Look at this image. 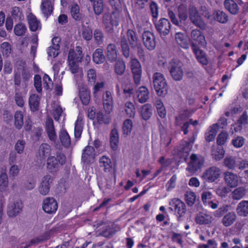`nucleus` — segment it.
<instances>
[{
	"label": "nucleus",
	"instance_id": "nucleus-1",
	"mask_svg": "<svg viewBox=\"0 0 248 248\" xmlns=\"http://www.w3.org/2000/svg\"><path fill=\"white\" fill-rule=\"evenodd\" d=\"M152 78L154 87L157 94L164 97L168 93V85L164 75L156 72L153 74Z\"/></svg>",
	"mask_w": 248,
	"mask_h": 248
},
{
	"label": "nucleus",
	"instance_id": "nucleus-2",
	"mask_svg": "<svg viewBox=\"0 0 248 248\" xmlns=\"http://www.w3.org/2000/svg\"><path fill=\"white\" fill-rule=\"evenodd\" d=\"M182 67L183 63L177 59H172L169 62L168 69L173 80L180 81L183 79L184 72Z\"/></svg>",
	"mask_w": 248,
	"mask_h": 248
},
{
	"label": "nucleus",
	"instance_id": "nucleus-3",
	"mask_svg": "<svg viewBox=\"0 0 248 248\" xmlns=\"http://www.w3.org/2000/svg\"><path fill=\"white\" fill-rule=\"evenodd\" d=\"M205 159L202 155L192 154L186 170L191 174H194L202 168Z\"/></svg>",
	"mask_w": 248,
	"mask_h": 248
},
{
	"label": "nucleus",
	"instance_id": "nucleus-4",
	"mask_svg": "<svg viewBox=\"0 0 248 248\" xmlns=\"http://www.w3.org/2000/svg\"><path fill=\"white\" fill-rule=\"evenodd\" d=\"M189 18L191 23L201 30H205L206 24L202 19L198 9L193 5H190L188 9Z\"/></svg>",
	"mask_w": 248,
	"mask_h": 248
},
{
	"label": "nucleus",
	"instance_id": "nucleus-5",
	"mask_svg": "<svg viewBox=\"0 0 248 248\" xmlns=\"http://www.w3.org/2000/svg\"><path fill=\"white\" fill-rule=\"evenodd\" d=\"M103 23L106 31L108 33L113 31V27L117 26L120 21V15L118 12H114L110 15L106 13L103 16Z\"/></svg>",
	"mask_w": 248,
	"mask_h": 248
},
{
	"label": "nucleus",
	"instance_id": "nucleus-6",
	"mask_svg": "<svg viewBox=\"0 0 248 248\" xmlns=\"http://www.w3.org/2000/svg\"><path fill=\"white\" fill-rule=\"evenodd\" d=\"M169 205H170L169 209L171 211L174 210L179 220L186 213V207L185 203L178 198H173L170 200Z\"/></svg>",
	"mask_w": 248,
	"mask_h": 248
},
{
	"label": "nucleus",
	"instance_id": "nucleus-7",
	"mask_svg": "<svg viewBox=\"0 0 248 248\" xmlns=\"http://www.w3.org/2000/svg\"><path fill=\"white\" fill-rule=\"evenodd\" d=\"M118 81L122 84L123 93L125 97H130L134 93V86L131 83L128 75H124L123 77H117Z\"/></svg>",
	"mask_w": 248,
	"mask_h": 248
},
{
	"label": "nucleus",
	"instance_id": "nucleus-8",
	"mask_svg": "<svg viewBox=\"0 0 248 248\" xmlns=\"http://www.w3.org/2000/svg\"><path fill=\"white\" fill-rule=\"evenodd\" d=\"M155 29L161 37L168 35L170 31L171 24L170 21L165 18H162L158 21L153 19Z\"/></svg>",
	"mask_w": 248,
	"mask_h": 248
},
{
	"label": "nucleus",
	"instance_id": "nucleus-9",
	"mask_svg": "<svg viewBox=\"0 0 248 248\" xmlns=\"http://www.w3.org/2000/svg\"><path fill=\"white\" fill-rule=\"evenodd\" d=\"M221 170L216 166L207 169L202 174V178L209 183H212L217 180L220 175Z\"/></svg>",
	"mask_w": 248,
	"mask_h": 248
},
{
	"label": "nucleus",
	"instance_id": "nucleus-10",
	"mask_svg": "<svg viewBox=\"0 0 248 248\" xmlns=\"http://www.w3.org/2000/svg\"><path fill=\"white\" fill-rule=\"evenodd\" d=\"M130 63L134 82L137 85H139L140 83L142 73L140 63L136 58L131 59Z\"/></svg>",
	"mask_w": 248,
	"mask_h": 248
},
{
	"label": "nucleus",
	"instance_id": "nucleus-11",
	"mask_svg": "<svg viewBox=\"0 0 248 248\" xmlns=\"http://www.w3.org/2000/svg\"><path fill=\"white\" fill-rule=\"evenodd\" d=\"M248 124V115L246 111H244L242 114L239 116L236 122L231 125V129L233 128L234 132H240L242 130L243 127H245Z\"/></svg>",
	"mask_w": 248,
	"mask_h": 248
},
{
	"label": "nucleus",
	"instance_id": "nucleus-12",
	"mask_svg": "<svg viewBox=\"0 0 248 248\" xmlns=\"http://www.w3.org/2000/svg\"><path fill=\"white\" fill-rule=\"evenodd\" d=\"M42 208L46 213L53 214L57 210L58 203L53 198H46L43 201Z\"/></svg>",
	"mask_w": 248,
	"mask_h": 248
},
{
	"label": "nucleus",
	"instance_id": "nucleus-13",
	"mask_svg": "<svg viewBox=\"0 0 248 248\" xmlns=\"http://www.w3.org/2000/svg\"><path fill=\"white\" fill-rule=\"evenodd\" d=\"M53 181V177L49 175H45L42 179L39 186H38V191L40 194L45 196L49 192L50 185Z\"/></svg>",
	"mask_w": 248,
	"mask_h": 248
},
{
	"label": "nucleus",
	"instance_id": "nucleus-14",
	"mask_svg": "<svg viewBox=\"0 0 248 248\" xmlns=\"http://www.w3.org/2000/svg\"><path fill=\"white\" fill-rule=\"evenodd\" d=\"M142 41L145 47L150 51L153 50L156 46L155 37L154 34L147 31L142 34Z\"/></svg>",
	"mask_w": 248,
	"mask_h": 248
},
{
	"label": "nucleus",
	"instance_id": "nucleus-15",
	"mask_svg": "<svg viewBox=\"0 0 248 248\" xmlns=\"http://www.w3.org/2000/svg\"><path fill=\"white\" fill-rule=\"evenodd\" d=\"M23 204L20 200L11 202L7 207V215L10 217H15L21 212Z\"/></svg>",
	"mask_w": 248,
	"mask_h": 248
},
{
	"label": "nucleus",
	"instance_id": "nucleus-16",
	"mask_svg": "<svg viewBox=\"0 0 248 248\" xmlns=\"http://www.w3.org/2000/svg\"><path fill=\"white\" fill-rule=\"evenodd\" d=\"M192 49L196 56V59L199 63L202 65H206L208 63V61L207 59L205 53L201 49L199 46L195 43L192 42L191 43Z\"/></svg>",
	"mask_w": 248,
	"mask_h": 248
},
{
	"label": "nucleus",
	"instance_id": "nucleus-17",
	"mask_svg": "<svg viewBox=\"0 0 248 248\" xmlns=\"http://www.w3.org/2000/svg\"><path fill=\"white\" fill-rule=\"evenodd\" d=\"M191 39L192 42L195 43L198 46L205 47L206 45V41L204 36L202 33L199 30L194 29L191 32Z\"/></svg>",
	"mask_w": 248,
	"mask_h": 248
},
{
	"label": "nucleus",
	"instance_id": "nucleus-18",
	"mask_svg": "<svg viewBox=\"0 0 248 248\" xmlns=\"http://www.w3.org/2000/svg\"><path fill=\"white\" fill-rule=\"evenodd\" d=\"M95 158L94 149L91 146H87L83 150L81 159L83 162L86 163H89L93 162Z\"/></svg>",
	"mask_w": 248,
	"mask_h": 248
},
{
	"label": "nucleus",
	"instance_id": "nucleus-19",
	"mask_svg": "<svg viewBox=\"0 0 248 248\" xmlns=\"http://www.w3.org/2000/svg\"><path fill=\"white\" fill-rule=\"evenodd\" d=\"M224 181L228 186L230 187H235L238 186L239 179L237 174L230 171H226L224 173Z\"/></svg>",
	"mask_w": 248,
	"mask_h": 248
},
{
	"label": "nucleus",
	"instance_id": "nucleus-20",
	"mask_svg": "<svg viewBox=\"0 0 248 248\" xmlns=\"http://www.w3.org/2000/svg\"><path fill=\"white\" fill-rule=\"evenodd\" d=\"M46 128L49 139L51 140H55L57 136L55 131L53 121L51 118L48 117L46 119Z\"/></svg>",
	"mask_w": 248,
	"mask_h": 248
},
{
	"label": "nucleus",
	"instance_id": "nucleus-21",
	"mask_svg": "<svg viewBox=\"0 0 248 248\" xmlns=\"http://www.w3.org/2000/svg\"><path fill=\"white\" fill-rule=\"evenodd\" d=\"M236 218V214L234 211L229 212L223 217L221 223L224 226L228 227L232 225L235 222Z\"/></svg>",
	"mask_w": 248,
	"mask_h": 248
},
{
	"label": "nucleus",
	"instance_id": "nucleus-22",
	"mask_svg": "<svg viewBox=\"0 0 248 248\" xmlns=\"http://www.w3.org/2000/svg\"><path fill=\"white\" fill-rule=\"evenodd\" d=\"M213 220L212 217L206 213H200L195 218V222L200 225H207L210 224Z\"/></svg>",
	"mask_w": 248,
	"mask_h": 248
},
{
	"label": "nucleus",
	"instance_id": "nucleus-23",
	"mask_svg": "<svg viewBox=\"0 0 248 248\" xmlns=\"http://www.w3.org/2000/svg\"><path fill=\"white\" fill-rule=\"evenodd\" d=\"M225 8L232 15H237L239 13V7L233 0H225L223 2Z\"/></svg>",
	"mask_w": 248,
	"mask_h": 248
},
{
	"label": "nucleus",
	"instance_id": "nucleus-24",
	"mask_svg": "<svg viewBox=\"0 0 248 248\" xmlns=\"http://www.w3.org/2000/svg\"><path fill=\"white\" fill-rule=\"evenodd\" d=\"M60 166L59 164L58 163L57 159L55 156H51L47 158L46 168L50 172L54 173L58 171L59 170Z\"/></svg>",
	"mask_w": 248,
	"mask_h": 248
},
{
	"label": "nucleus",
	"instance_id": "nucleus-25",
	"mask_svg": "<svg viewBox=\"0 0 248 248\" xmlns=\"http://www.w3.org/2000/svg\"><path fill=\"white\" fill-rule=\"evenodd\" d=\"M27 20L29 25V28L32 31H35L41 28L40 22L37 20L36 16L32 13H30L27 16Z\"/></svg>",
	"mask_w": 248,
	"mask_h": 248
},
{
	"label": "nucleus",
	"instance_id": "nucleus-26",
	"mask_svg": "<svg viewBox=\"0 0 248 248\" xmlns=\"http://www.w3.org/2000/svg\"><path fill=\"white\" fill-rule=\"evenodd\" d=\"M149 91L145 86H141L137 91V97L140 103L146 102L149 99Z\"/></svg>",
	"mask_w": 248,
	"mask_h": 248
},
{
	"label": "nucleus",
	"instance_id": "nucleus-27",
	"mask_svg": "<svg viewBox=\"0 0 248 248\" xmlns=\"http://www.w3.org/2000/svg\"><path fill=\"white\" fill-rule=\"evenodd\" d=\"M103 104L106 112L109 113L112 108L113 99L111 93L107 91L104 93L103 96Z\"/></svg>",
	"mask_w": 248,
	"mask_h": 248
},
{
	"label": "nucleus",
	"instance_id": "nucleus-28",
	"mask_svg": "<svg viewBox=\"0 0 248 248\" xmlns=\"http://www.w3.org/2000/svg\"><path fill=\"white\" fill-rule=\"evenodd\" d=\"M236 212L239 216L246 217L248 216V201H242L237 205Z\"/></svg>",
	"mask_w": 248,
	"mask_h": 248
},
{
	"label": "nucleus",
	"instance_id": "nucleus-29",
	"mask_svg": "<svg viewBox=\"0 0 248 248\" xmlns=\"http://www.w3.org/2000/svg\"><path fill=\"white\" fill-rule=\"evenodd\" d=\"M107 57L110 62H113L117 61V53L116 46L114 44H109L107 47Z\"/></svg>",
	"mask_w": 248,
	"mask_h": 248
},
{
	"label": "nucleus",
	"instance_id": "nucleus-30",
	"mask_svg": "<svg viewBox=\"0 0 248 248\" xmlns=\"http://www.w3.org/2000/svg\"><path fill=\"white\" fill-rule=\"evenodd\" d=\"M223 164L224 166L228 169L234 170L237 168L238 161L236 160L235 157L227 155L224 159Z\"/></svg>",
	"mask_w": 248,
	"mask_h": 248
},
{
	"label": "nucleus",
	"instance_id": "nucleus-31",
	"mask_svg": "<svg viewBox=\"0 0 248 248\" xmlns=\"http://www.w3.org/2000/svg\"><path fill=\"white\" fill-rule=\"evenodd\" d=\"M119 134L117 129L113 128L110 134V143L111 149L113 151L117 149L119 144Z\"/></svg>",
	"mask_w": 248,
	"mask_h": 248
},
{
	"label": "nucleus",
	"instance_id": "nucleus-32",
	"mask_svg": "<svg viewBox=\"0 0 248 248\" xmlns=\"http://www.w3.org/2000/svg\"><path fill=\"white\" fill-rule=\"evenodd\" d=\"M191 147L192 144L190 142L186 141L183 143V146L180 148L178 155L184 161L186 160Z\"/></svg>",
	"mask_w": 248,
	"mask_h": 248
},
{
	"label": "nucleus",
	"instance_id": "nucleus-33",
	"mask_svg": "<svg viewBox=\"0 0 248 248\" xmlns=\"http://www.w3.org/2000/svg\"><path fill=\"white\" fill-rule=\"evenodd\" d=\"M120 40L123 55L125 58H128L130 56V47L127 43V39L124 35L122 34Z\"/></svg>",
	"mask_w": 248,
	"mask_h": 248
},
{
	"label": "nucleus",
	"instance_id": "nucleus-34",
	"mask_svg": "<svg viewBox=\"0 0 248 248\" xmlns=\"http://www.w3.org/2000/svg\"><path fill=\"white\" fill-rule=\"evenodd\" d=\"M115 62H116L114 65L115 73L118 77L123 76L124 73L126 68L125 62L121 59H119Z\"/></svg>",
	"mask_w": 248,
	"mask_h": 248
},
{
	"label": "nucleus",
	"instance_id": "nucleus-35",
	"mask_svg": "<svg viewBox=\"0 0 248 248\" xmlns=\"http://www.w3.org/2000/svg\"><path fill=\"white\" fill-rule=\"evenodd\" d=\"M99 166L104 168L105 172H110L112 171V162L111 160L107 156L104 155L99 159Z\"/></svg>",
	"mask_w": 248,
	"mask_h": 248
},
{
	"label": "nucleus",
	"instance_id": "nucleus-36",
	"mask_svg": "<svg viewBox=\"0 0 248 248\" xmlns=\"http://www.w3.org/2000/svg\"><path fill=\"white\" fill-rule=\"evenodd\" d=\"M225 154V151L220 146H212L211 155L213 158L217 160H220L223 158Z\"/></svg>",
	"mask_w": 248,
	"mask_h": 248
},
{
	"label": "nucleus",
	"instance_id": "nucleus-37",
	"mask_svg": "<svg viewBox=\"0 0 248 248\" xmlns=\"http://www.w3.org/2000/svg\"><path fill=\"white\" fill-rule=\"evenodd\" d=\"M40 100V97L36 94H32L30 96L29 103L31 111H35L38 110Z\"/></svg>",
	"mask_w": 248,
	"mask_h": 248
},
{
	"label": "nucleus",
	"instance_id": "nucleus-38",
	"mask_svg": "<svg viewBox=\"0 0 248 248\" xmlns=\"http://www.w3.org/2000/svg\"><path fill=\"white\" fill-rule=\"evenodd\" d=\"M93 61L96 64L103 63L105 61L104 51L102 48H97L93 54Z\"/></svg>",
	"mask_w": 248,
	"mask_h": 248
},
{
	"label": "nucleus",
	"instance_id": "nucleus-39",
	"mask_svg": "<svg viewBox=\"0 0 248 248\" xmlns=\"http://www.w3.org/2000/svg\"><path fill=\"white\" fill-rule=\"evenodd\" d=\"M152 107L150 104L143 105L140 109V115L144 120H148L152 115Z\"/></svg>",
	"mask_w": 248,
	"mask_h": 248
},
{
	"label": "nucleus",
	"instance_id": "nucleus-40",
	"mask_svg": "<svg viewBox=\"0 0 248 248\" xmlns=\"http://www.w3.org/2000/svg\"><path fill=\"white\" fill-rule=\"evenodd\" d=\"M24 115L21 110H17L15 112L14 115V125L17 129H20L24 124L23 122Z\"/></svg>",
	"mask_w": 248,
	"mask_h": 248
},
{
	"label": "nucleus",
	"instance_id": "nucleus-41",
	"mask_svg": "<svg viewBox=\"0 0 248 248\" xmlns=\"http://www.w3.org/2000/svg\"><path fill=\"white\" fill-rule=\"evenodd\" d=\"M213 15L215 19L219 23L225 24L228 21L227 14L222 11L217 10L214 12Z\"/></svg>",
	"mask_w": 248,
	"mask_h": 248
},
{
	"label": "nucleus",
	"instance_id": "nucleus-42",
	"mask_svg": "<svg viewBox=\"0 0 248 248\" xmlns=\"http://www.w3.org/2000/svg\"><path fill=\"white\" fill-rule=\"evenodd\" d=\"M59 138L62 144L65 147H69L71 144L70 136L65 130H62L59 133Z\"/></svg>",
	"mask_w": 248,
	"mask_h": 248
},
{
	"label": "nucleus",
	"instance_id": "nucleus-43",
	"mask_svg": "<svg viewBox=\"0 0 248 248\" xmlns=\"http://www.w3.org/2000/svg\"><path fill=\"white\" fill-rule=\"evenodd\" d=\"M188 10L185 4H180L178 7V16L180 22L186 21L187 19Z\"/></svg>",
	"mask_w": 248,
	"mask_h": 248
},
{
	"label": "nucleus",
	"instance_id": "nucleus-44",
	"mask_svg": "<svg viewBox=\"0 0 248 248\" xmlns=\"http://www.w3.org/2000/svg\"><path fill=\"white\" fill-rule=\"evenodd\" d=\"M127 36L131 48H134L137 46L138 38L136 32L129 29L127 31Z\"/></svg>",
	"mask_w": 248,
	"mask_h": 248
},
{
	"label": "nucleus",
	"instance_id": "nucleus-45",
	"mask_svg": "<svg viewBox=\"0 0 248 248\" xmlns=\"http://www.w3.org/2000/svg\"><path fill=\"white\" fill-rule=\"evenodd\" d=\"M41 10L45 16L47 17L52 12V5L50 0L43 1L41 4Z\"/></svg>",
	"mask_w": 248,
	"mask_h": 248
},
{
	"label": "nucleus",
	"instance_id": "nucleus-46",
	"mask_svg": "<svg viewBox=\"0 0 248 248\" xmlns=\"http://www.w3.org/2000/svg\"><path fill=\"white\" fill-rule=\"evenodd\" d=\"M50 146L48 144H42L39 150V155L41 159H45L50 155Z\"/></svg>",
	"mask_w": 248,
	"mask_h": 248
},
{
	"label": "nucleus",
	"instance_id": "nucleus-47",
	"mask_svg": "<svg viewBox=\"0 0 248 248\" xmlns=\"http://www.w3.org/2000/svg\"><path fill=\"white\" fill-rule=\"evenodd\" d=\"M175 40L177 44L182 48L187 49L189 47V45L187 42L185 38L184 33L181 32H177L175 34Z\"/></svg>",
	"mask_w": 248,
	"mask_h": 248
},
{
	"label": "nucleus",
	"instance_id": "nucleus-48",
	"mask_svg": "<svg viewBox=\"0 0 248 248\" xmlns=\"http://www.w3.org/2000/svg\"><path fill=\"white\" fill-rule=\"evenodd\" d=\"M83 123L80 117H78L75 123V137L76 139H79L80 137L83 130Z\"/></svg>",
	"mask_w": 248,
	"mask_h": 248
},
{
	"label": "nucleus",
	"instance_id": "nucleus-49",
	"mask_svg": "<svg viewBox=\"0 0 248 248\" xmlns=\"http://www.w3.org/2000/svg\"><path fill=\"white\" fill-rule=\"evenodd\" d=\"M71 14L72 17L76 21L81 19V15L79 12V6L77 3H73L71 7Z\"/></svg>",
	"mask_w": 248,
	"mask_h": 248
},
{
	"label": "nucleus",
	"instance_id": "nucleus-50",
	"mask_svg": "<svg viewBox=\"0 0 248 248\" xmlns=\"http://www.w3.org/2000/svg\"><path fill=\"white\" fill-rule=\"evenodd\" d=\"M14 100L17 106L20 108L23 107L24 106L25 101L23 99L22 93L20 92L19 91V88L15 89Z\"/></svg>",
	"mask_w": 248,
	"mask_h": 248
},
{
	"label": "nucleus",
	"instance_id": "nucleus-51",
	"mask_svg": "<svg viewBox=\"0 0 248 248\" xmlns=\"http://www.w3.org/2000/svg\"><path fill=\"white\" fill-rule=\"evenodd\" d=\"M79 97L83 105H88L90 100V92L82 88L79 91Z\"/></svg>",
	"mask_w": 248,
	"mask_h": 248
},
{
	"label": "nucleus",
	"instance_id": "nucleus-52",
	"mask_svg": "<svg viewBox=\"0 0 248 248\" xmlns=\"http://www.w3.org/2000/svg\"><path fill=\"white\" fill-rule=\"evenodd\" d=\"M124 107L127 116L130 118L134 117L136 110L133 104L131 102H126L124 104Z\"/></svg>",
	"mask_w": 248,
	"mask_h": 248
},
{
	"label": "nucleus",
	"instance_id": "nucleus-53",
	"mask_svg": "<svg viewBox=\"0 0 248 248\" xmlns=\"http://www.w3.org/2000/svg\"><path fill=\"white\" fill-rule=\"evenodd\" d=\"M93 7L95 15L98 16L101 14L104 10L103 0H95L93 1Z\"/></svg>",
	"mask_w": 248,
	"mask_h": 248
},
{
	"label": "nucleus",
	"instance_id": "nucleus-54",
	"mask_svg": "<svg viewBox=\"0 0 248 248\" xmlns=\"http://www.w3.org/2000/svg\"><path fill=\"white\" fill-rule=\"evenodd\" d=\"M82 36L87 41H89L93 37V31L91 27L83 25L82 27Z\"/></svg>",
	"mask_w": 248,
	"mask_h": 248
},
{
	"label": "nucleus",
	"instance_id": "nucleus-55",
	"mask_svg": "<svg viewBox=\"0 0 248 248\" xmlns=\"http://www.w3.org/2000/svg\"><path fill=\"white\" fill-rule=\"evenodd\" d=\"M246 194V190L242 187L235 189L232 192V198L233 200H239Z\"/></svg>",
	"mask_w": 248,
	"mask_h": 248
},
{
	"label": "nucleus",
	"instance_id": "nucleus-56",
	"mask_svg": "<svg viewBox=\"0 0 248 248\" xmlns=\"http://www.w3.org/2000/svg\"><path fill=\"white\" fill-rule=\"evenodd\" d=\"M27 30L26 25L23 23H19L14 27V32L17 36H20L24 35Z\"/></svg>",
	"mask_w": 248,
	"mask_h": 248
},
{
	"label": "nucleus",
	"instance_id": "nucleus-57",
	"mask_svg": "<svg viewBox=\"0 0 248 248\" xmlns=\"http://www.w3.org/2000/svg\"><path fill=\"white\" fill-rule=\"evenodd\" d=\"M185 198L186 203L188 206H192L196 200V196L194 192L192 191H187L185 194Z\"/></svg>",
	"mask_w": 248,
	"mask_h": 248
},
{
	"label": "nucleus",
	"instance_id": "nucleus-58",
	"mask_svg": "<svg viewBox=\"0 0 248 248\" xmlns=\"http://www.w3.org/2000/svg\"><path fill=\"white\" fill-rule=\"evenodd\" d=\"M132 122L130 119H126L123 123V131L124 135L127 136L129 135L132 129Z\"/></svg>",
	"mask_w": 248,
	"mask_h": 248
},
{
	"label": "nucleus",
	"instance_id": "nucleus-59",
	"mask_svg": "<svg viewBox=\"0 0 248 248\" xmlns=\"http://www.w3.org/2000/svg\"><path fill=\"white\" fill-rule=\"evenodd\" d=\"M93 36L95 41L98 45L102 44L104 40V35L103 31L98 29L94 31Z\"/></svg>",
	"mask_w": 248,
	"mask_h": 248
},
{
	"label": "nucleus",
	"instance_id": "nucleus-60",
	"mask_svg": "<svg viewBox=\"0 0 248 248\" xmlns=\"http://www.w3.org/2000/svg\"><path fill=\"white\" fill-rule=\"evenodd\" d=\"M20 73L23 82L26 84L32 77L31 70L26 67H23Z\"/></svg>",
	"mask_w": 248,
	"mask_h": 248
},
{
	"label": "nucleus",
	"instance_id": "nucleus-61",
	"mask_svg": "<svg viewBox=\"0 0 248 248\" xmlns=\"http://www.w3.org/2000/svg\"><path fill=\"white\" fill-rule=\"evenodd\" d=\"M229 207L230 206L228 205H223L214 213V216L217 218L222 217L225 213H227Z\"/></svg>",
	"mask_w": 248,
	"mask_h": 248
},
{
	"label": "nucleus",
	"instance_id": "nucleus-62",
	"mask_svg": "<svg viewBox=\"0 0 248 248\" xmlns=\"http://www.w3.org/2000/svg\"><path fill=\"white\" fill-rule=\"evenodd\" d=\"M12 16L15 19L21 20L23 19L24 16L20 9L18 7H14L11 11Z\"/></svg>",
	"mask_w": 248,
	"mask_h": 248
},
{
	"label": "nucleus",
	"instance_id": "nucleus-63",
	"mask_svg": "<svg viewBox=\"0 0 248 248\" xmlns=\"http://www.w3.org/2000/svg\"><path fill=\"white\" fill-rule=\"evenodd\" d=\"M245 142V139L242 136H237L232 140V144L237 148L242 147Z\"/></svg>",
	"mask_w": 248,
	"mask_h": 248
},
{
	"label": "nucleus",
	"instance_id": "nucleus-64",
	"mask_svg": "<svg viewBox=\"0 0 248 248\" xmlns=\"http://www.w3.org/2000/svg\"><path fill=\"white\" fill-rule=\"evenodd\" d=\"M87 79L88 81L91 85H93L95 83L96 79V73L94 69H90L87 71Z\"/></svg>",
	"mask_w": 248,
	"mask_h": 248
}]
</instances>
